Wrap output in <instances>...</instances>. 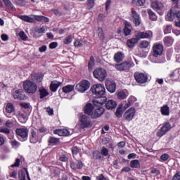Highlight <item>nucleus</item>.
I'll return each mask as SVG.
<instances>
[{
	"label": "nucleus",
	"mask_w": 180,
	"mask_h": 180,
	"mask_svg": "<svg viewBox=\"0 0 180 180\" xmlns=\"http://www.w3.org/2000/svg\"><path fill=\"white\" fill-rule=\"evenodd\" d=\"M131 168H140V161L139 160H134L130 162Z\"/></svg>",
	"instance_id": "obj_38"
},
{
	"label": "nucleus",
	"mask_w": 180,
	"mask_h": 180,
	"mask_svg": "<svg viewBox=\"0 0 180 180\" xmlns=\"http://www.w3.org/2000/svg\"><path fill=\"white\" fill-rule=\"evenodd\" d=\"M40 98L43 99L46 98V96H49V91L44 87H40L39 89Z\"/></svg>",
	"instance_id": "obj_35"
},
{
	"label": "nucleus",
	"mask_w": 180,
	"mask_h": 180,
	"mask_svg": "<svg viewBox=\"0 0 180 180\" xmlns=\"http://www.w3.org/2000/svg\"><path fill=\"white\" fill-rule=\"evenodd\" d=\"M161 114L163 116H169V107L168 105H164L160 108Z\"/></svg>",
	"instance_id": "obj_31"
},
{
	"label": "nucleus",
	"mask_w": 180,
	"mask_h": 180,
	"mask_svg": "<svg viewBox=\"0 0 180 180\" xmlns=\"http://www.w3.org/2000/svg\"><path fill=\"white\" fill-rule=\"evenodd\" d=\"M117 96L118 99H126V98H127V96L124 91H119L117 93Z\"/></svg>",
	"instance_id": "obj_49"
},
{
	"label": "nucleus",
	"mask_w": 180,
	"mask_h": 180,
	"mask_svg": "<svg viewBox=\"0 0 180 180\" xmlns=\"http://www.w3.org/2000/svg\"><path fill=\"white\" fill-rule=\"evenodd\" d=\"M73 37L72 35H68L64 39H63V44H70V43H72Z\"/></svg>",
	"instance_id": "obj_42"
},
{
	"label": "nucleus",
	"mask_w": 180,
	"mask_h": 180,
	"mask_svg": "<svg viewBox=\"0 0 180 180\" xmlns=\"http://www.w3.org/2000/svg\"><path fill=\"white\" fill-rule=\"evenodd\" d=\"M82 167H84V165L82 161L76 160L75 162L72 161L70 162V168H72V169H80Z\"/></svg>",
	"instance_id": "obj_24"
},
{
	"label": "nucleus",
	"mask_w": 180,
	"mask_h": 180,
	"mask_svg": "<svg viewBox=\"0 0 180 180\" xmlns=\"http://www.w3.org/2000/svg\"><path fill=\"white\" fill-rule=\"evenodd\" d=\"M115 115L118 118L122 117V115H123V110L122 108V106L119 105V107L117 108L115 112Z\"/></svg>",
	"instance_id": "obj_45"
},
{
	"label": "nucleus",
	"mask_w": 180,
	"mask_h": 180,
	"mask_svg": "<svg viewBox=\"0 0 180 180\" xmlns=\"http://www.w3.org/2000/svg\"><path fill=\"white\" fill-rule=\"evenodd\" d=\"M91 91L93 95H96V96H98L95 98L93 101L94 106H102V105L106 103L108 98H106V96H103L106 91L103 85L101 84H94L91 88Z\"/></svg>",
	"instance_id": "obj_1"
},
{
	"label": "nucleus",
	"mask_w": 180,
	"mask_h": 180,
	"mask_svg": "<svg viewBox=\"0 0 180 180\" xmlns=\"http://www.w3.org/2000/svg\"><path fill=\"white\" fill-rule=\"evenodd\" d=\"M18 175V172L15 170H12L11 172H10V174L9 176L10 178H16Z\"/></svg>",
	"instance_id": "obj_61"
},
{
	"label": "nucleus",
	"mask_w": 180,
	"mask_h": 180,
	"mask_svg": "<svg viewBox=\"0 0 180 180\" xmlns=\"http://www.w3.org/2000/svg\"><path fill=\"white\" fill-rule=\"evenodd\" d=\"M153 36V32H137L135 34V37L138 38V40H141V39H150Z\"/></svg>",
	"instance_id": "obj_13"
},
{
	"label": "nucleus",
	"mask_w": 180,
	"mask_h": 180,
	"mask_svg": "<svg viewBox=\"0 0 180 180\" xmlns=\"http://www.w3.org/2000/svg\"><path fill=\"white\" fill-rule=\"evenodd\" d=\"M176 18V8H172L170 9V11L167 13V15L166 16V20H168L169 22H172L174 19Z\"/></svg>",
	"instance_id": "obj_17"
},
{
	"label": "nucleus",
	"mask_w": 180,
	"mask_h": 180,
	"mask_svg": "<svg viewBox=\"0 0 180 180\" xmlns=\"http://www.w3.org/2000/svg\"><path fill=\"white\" fill-rule=\"evenodd\" d=\"M98 35L101 40L105 39V34H103V30L102 29V27L98 28Z\"/></svg>",
	"instance_id": "obj_43"
},
{
	"label": "nucleus",
	"mask_w": 180,
	"mask_h": 180,
	"mask_svg": "<svg viewBox=\"0 0 180 180\" xmlns=\"http://www.w3.org/2000/svg\"><path fill=\"white\" fill-rule=\"evenodd\" d=\"M131 16L134 19V23L135 26H140V24L141 23L140 15H139V13H137L136 12V11L132 9Z\"/></svg>",
	"instance_id": "obj_18"
},
{
	"label": "nucleus",
	"mask_w": 180,
	"mask_h": 180,
	"mask_svg": "<svg viewBox=\"0 0 180 180\" xmlns=\"http://www.w3.org/2000/svg\"><path fill=\"white\" fill-rule=\"evenodd\" d=\"M150 46V42L146 40L141 41L139 44L140 49H147Z\"/></svg>",
	"instance_id": "obj_41"
},
{
	"label": "nucleus",
	"mask_w": 180,
	"mask_h": 180,
	"mask_svg": "<svg viewBox=\"0 0 180 180\" xmlns=\"http://www.w3.org/2000/svg\"><path fill=\"white\" fill-rule=\"evenodd\" d=\"M89 86H91V83L88 80H82L76 85V89L78 92L84 94L89 89Z\"/></svg>",
	"instance_id": "obj_9"
},
{
	"label": "nucleus",
	"mask_w": 180,
	"mask_h": 180,
	"mask_svg": "<svg viewBox=\"0 0 180 180\" xmlns=\"http://www.w3.org/2000/svg\"><path fill=\"white\" fill-rule=\"evenodd\" d=\"M176 18L179 22H176V26H177L178 27H180V10L179 11L176 10Z\"/></svg>",
	"instance_id": "obj_55"
},
{
	"label": "nucleus",
	"mask_w": 180,
	"mask_h": 180,
	"mask_svg": "<svg viewBox=\"0 0 180 180\" xmlns=\"http://www.w3.org/2000/svg\"><path fill=\"white\" fill-rule=\"evenodd\" d=\"M52 12L56 16H61L63 15V13L61 12H60V11H58V9H53Z\"/></svg>",
	"instance_id": "obj_63"
},
{
	"label": "nucleus",
	"mask_w": 180,
	"mask_h": 180,
	"mask_svg": "<svg viewBox=\"0 0 180 180\" xmlns=\"http://www.w3.org/2000/svg\"><path fill=\"white\" fill-rule=\"evenodd\" d=\"M26 174L29 180H30V177L29 176V172L27 168H24L23 170H20L18 172V178L19 180H26Z\"/></svg>",
	"instance_id": "obj_22"
},
{
	"label": "nucleus",
	"mask_w": 180,
	"mask_h": 180,
	"mask_svg": "<svg viewBox=\"0 0 180 180\" xmlns=\"http://www.w3.org/2000/svg\"><path fill=\"white\" fill-rule=\"evenodd\" d=\"M101 154H102V155H104V157H108V155H109V150H108V148L105 147H103Z\"/></svg>",
	"instance_id": "obj_52"
},
{
	"label": "nucleus",
	"mask_w": 180,
	"mask_h": 180,
	"mask_svg": "<svg viewBox=\"0 0 180 180\" xmlns=\"http://www.w3.org/2000/svg\"><path fill=\"white\" fill-rule=\"evenodd\" d=\"M128 101H129V103L132 105V103H134V102H136L137 101V98L134 96H131Z\"/></svg>",
	"instance_id": "obj_60"
},
{
	"label": "nucleus",
	"mask_w": 180,
	"mask_h": 180,
	"mask_svg": "<svg viewBox=\"0 0 180 180\" xmlns=\"http://www.w3.org/2000/svg\"><path fill=\"white\" fill-rule=\"evenodd\" d=\"M74 88H75L74 85L68 84L63 86L62 88V91L64 94H70V92H72V91H74Z\"/></svg>",
	"instance_id": "obj_33"
},
{
	"label": "nucleus",
	"mask_w": 180,
	"mask_h": 180,
	"mask_svg": "<svg viewBox=\"0 0 180 180\" xmlns=\"http://www.w3.org/2000/svg\"><path fill=\"white\" fill-rule=\"evenodd\" d=\"M93 75L96 79L99 80L100 82H103L108 77V72L104 68H98L94 70Z\"/></svg>",
	"instance_id": "obj_3"
},
{
	"label": "nucleus",
	"mask_w": 180,
	"mask_h": 180,
	"mask_svg": "<svg viewBox=\"0 0 180 180\" xmlns=\"http://www.w3.org/2000/svg\"><path fill=\"white\" fill-rule=\"evenodd\" d=\"M26 4V0H17L15 1V5H17L18 6H25Z\"/></svg>",
	"instance_id": "obj_50"
},
{
	"label": "nucleus",
	"mask_w": 180,
	"mask_h": 180,
	"mask_svg": "<svg viewBox=\"0 0 180 180\" xmlns=\"http://www.w3.org/2000/svg\"><path fill=\"white\" fill-rule=\"evenodd\" d=\"M124 58V53L122 52H117L114 56V61H115V63H121V61H123Z\"/></svg>",
	"instance_id": "obj_28"
},
{
	"label": "nucleus",
	"mask_w": 180,
	"mask_h": 180,
	"mask_svg": "<svg viewBox=\"0 0 180 180\" xmlns=\"http://www.w3.org/2000/svg\"><path fill=\"white\" fill-rule=\"evenodd\" d=\"M43 77L42 74H32L31 75L32 79L37 82H41V81H43Z\"/></svg>",
	"instance_id": "obj_32"
},
{
	"label": "nucleus",
	"mask_w": 180,
	"mask_h": 180,
	"mask_svg": "<svg viewBox=\"0 0 180 180\" xmlns=\"http://www.w3.org/2000/svg\"><path fill=\"white\" fill-rule=\"evenodd\" d=\"M136 115V108L134 107H131L129 108L124 113V119L127 122H131L134 115Z\"/></svg>",
	"instance_id": "obj_11"
},
{
	"label": "nucleus",
	"mask_w": 180,
	"mask_h": 180,
	"mask_svg": "<svg viewBox=\"0 0 180 180\" xmlns=\"http://www.w3.org/2000/svg\"><path fill=\"white\" fill-rule=\"evenodd\" d=\"M132 3L136 6H143L144 4H146V0H132Z\"/></svg>",
	"instance_id": "obj_40"
},
{
	"label": "nucleus",
	"mask_w": 180,
	"mask_h": 180,
	"mask_svg": "<svg viewBox=\"0 0 180 180\" xmlns=\"http://www.w3.org/2000/svg\"><path fill=\"white\" fill-rule=\"evenodd\" d=\"M162 51H164V46L161 44H155L153 46V56L158 57V56H162Z\"/></svg>",
	"instance_id": "obj_12"
},
{
	"label": "nucleus",
	"mask_w": 180,
	"mask_h": 180,
	"mask_svg": "<svg viewBox=\"0 0 180 180\" xmlns=\"http://www.w3.org/2000/svg\"><path fill=\"white\" fill-rule=\"evenodd\" d=\"M13 96L14 98L18 99V101H23L26 96H25V92L23 90H16L13 94Z\"/></svg>",
	"instance_id": "obj_20"
},
{
	"label": "nucleus",
	"mask_w": 180,
	"mask_h": 180,
	"mask_svg": "<svg viewBox=\"0 0 180 180\" xmlns=\"http://www.w3.org/2000/svg\"><path fill=\"white\" fill-rule=\"evenodd\" d=\"M163 41L165 45L167 47H171L172 44H174V39L171 37H166L164 38Z\"/></svg>",
	"instance_id": "obj_34"
},
{
	"label": "nucleus",
	"mask_w": 180,
	"mask_h": 180,
	"mask_svg": "<svg viewBox=\"0 0 180 180\" xmlns=\"http://www.w3.org/2000/svg\"><path fill=\"white\" fill-rule=\"evenodd\" d=\"M86 9H92L95 6V0H87Z\"/></svg>",
	"instance_id": "obj_44"
},
{
	"label": "nucleus",
	"mask_w": 180,
	"mask_h": 180,
	"mask_svg": "<svg viewBox=\"0 0 180 180\" xmlns=\"http://www.w3.org/2000/svg\"><path fill=\"white\" fill-rule=\"evenodd\" d=\"M20 165V159L17 158L15 160V162L13 165H12L11 166H10V168H15V167H18Z\"/></svg>",
	"instance_id": "obj_53"
},
{
	"label": "nucleus",
	"mask_w": 180,
	"mask_h": 180,
	"mask_svg": "<svg viewBox=\"0 0 180 180\" xmlns=\"http://www.w3.org/2000/svg\"><path fill=\"white\" fill-rule=\"evenodd\" d=\"M171 129H172V125H171L169 122H165L162 127L158 129L156 133L157 137H162L163 136H165Z\"/></svg>",
	"instance_id": "obj_8"
},
{
	"label": "nucleus",
	"mask_w": 180,
	"mask_h": 180,
	"mask_svg": "<svg viewBox=\"0 0 180 180\" xmlns=\"http://www.w3.org/2000/svg\"><path fill=\"white\" fill-rule=\"evenodd\" d=\"M60 174H61V169L58 167H53L51 169V179L53 180H58L60 179Z\"/></svg>",
	"instance_id": "obj_16"
},
{
	"label": "nucleus",
	"mask_w": 180,
	"mask_h": 180,
	"mask_svg": "<svg viewBox=\"0 0 180 180\" xmlns=\"http://www.w3.org/2000/svg\"><path fill=\"white\" fill-rule=\"evenodd\" d=\"M93 158L94 160H101L102 154L98 150H96L93 153Z\"/></svg>",
	"instance_id": "obj_39"
},
{
	"label": "nucleus",
	"mask_w": 180,
	"mask_h": 180,
	"mask_svg": "<svg viewBox=\"0 0 180 180\" xmlns=\"http://www.w3.org/2000/svg\"><path fill=\"white\" fill-rule=\"evenodd\" d=\"M0 133H4V134H9L11 133V130L8 128H1Z\"/></svg>",
	"instance_id": "obj_56"
},
{
	"label": "nucleus",
	"mask_w": 180,
	"mask_h": 180,
	"mask_svg": "<svg viewBox=\"0 0 180 180\" xmlns=\"http://www.w3.org/2000/svg\"><path fill=\"white\" fill-rule=\"evenodd\" d=\"M94 65H95V58L94 56H91L88 64L89 70H92Z\"/></svg>",
	"instance_id": "obj_46"
},
{
	"label": "nucleus",
	"mask_w": 180,
	"mask_h": 180,
	"mask_svg": "<svg viewBox=\"0 0 180 180\" xmlns=\"http://www.w3.org/2000/svg\"><path fill=\"white\" fill-rule=\"evenodd\" d=\"M150 8H152L153 11L158 12V11H162L164 9V4L160 1L155 0L151 2Z\"/></svg>",
	"instance_id": "obj_14"
},
{
	"label": "nucleus",
	"mask_w": 180,
	"mask_h": 180,
	"mask_svg": "<svg viewBox=\"0 0 180 180\" xmlns=\"http://www.w3.org/2000/svg\"><path fill=\"white\" fill-rule=\"evenodd\" d=\"M18 36L20 37L21 40H23L24 41H26V40H27V35H26V34L23 31H20L18 33Z\"/></svg>",
	"instance_id": "obj_47"
},
{
	"label": "nucleus",
	"mask_w": 180,
	"mask_h": 180,
	"mask_svg": "<svg viewBox=\"0 0 180 180\" xmlns=\"http://www.w3.org/2000/svg\"><path fill=\"white\" fill-rule=\"evenodd\" d=\"M4 4L7 8H9L10 9H13L14 8L13 4H12V2H11L10 0H8Z\"/></svg>",
	"instance_id": "obj_58"
},
{
	"label": "nucleus",
	"mask_w": 180,
	"mask_h": 180,
	"mask_svg": "<svg viewBox=\"0 0 180 180\" xmlns=\"http://www.w3.org/2000/svg\"><path fill=\"white\" fill-rule=\"evenodd\" d=\"M49 146H57L60 143V139L54 136H49L48 140Z\"/></svg>",
	"instance_id": "obj_29"
},
{
	"label": "nucleus",
	"mask_w": 180,
	"mask_h": 180,
	"mask_svg": "<svg viewBox=\"0 0 180 180\" xmlns=\"http://www.w3.org/2000/svg\"><path fill=\"white\" fill-rule=\"evenodd\" d=\"M130 33H131V30L129 27H127V25H125L124 28V34L125 36H129V34H130Z\"/></svg>",
	"instance_id": "obj_54"
},
{
	"label": "nucleus",
	"mask_w": 180,
	"mask_h": 180,
	"mask_svg": "<svg viewBox=\"0 0 180 180\" xmlns=\"http://www.w3.org/2000/svg\"><path fill=\"white\" fill-rule=\"evenodd\" d=\"M54 134H58V136H70V131L67 129H56L53 131Z\"/></svg>",
	"instance_id": "obj_25"
},
{
	"label": "nucleus",
	"mask_w": 180,
	"mask_h": 180,
	"mask_svg": "<svg viewBox=\"0 0 180 180\" xmlns=\"http://www.w3.org/2000/svg\"><path fill=\"white\" fill-rule=\"evenodd\" d=\"M59 160L62 162H67L68 161V157L65 154L60 155L59 157Z\"/></svg>",
	"instance_id": "obj_51"
},
{
	"label": "nucleus",
	"mask_w": 180,
	"mask_h": 180,
	"mask_svg": "<svg viewBox=\"0 0 180 180\" xmlns=\"http://www.w3.org/2000/svg\"><path fill=\"white\" fill-rule=\"evenodd\" d=\"M105 113V108L100 107L96 108L91 112V117L92 119H98V117H101V115Z\"/></svg>",
	"instance_id": "obj_15"
},
{
	"label": "nucleus",
	"mask_w": 180,
	"mask_h": 180,
	"mask_svg": "<svg viewBox=\"0 0 180 180\" xmlns=\"http://www.w3.org/2000/svg\"><path fill=\"white\" fill-rule=\"evenodd\" d=\"M180 179V172H177L173 177L172 180H179Z\"/></svg>",
	"instance_id": "obj_64"
},
{
	"label": "nucleus",
	"mask_w": 180,
	"mask_h": 180,
	"mask_svg": "<svg viewBox=\"0 0 180 180\" xmlns=\"http://www.w3.org/2000/svg\"><path fill=\"white\" fill-rule=\"evenodd\" d=\"M37 141H39V133L34 131V129H31V134L30 135V143L36 144Z\"/></svg>",
	"instance_id": "obj_19"
},
{
	"label": "nucleus",
	"mask_w": 180,
	"mask_h": 180,
	"mask_svg": "<svg viewBox=\"0 0 180 180\" xmlns=\"http://www.w3.org/2000/svg\"><path fill=\"white\" fill-rule=\"evenodd\" d=\"M63 82L56 80L53 81L50 84V90L51 91V92H57V89H58V87L61 86Z\"/></svg>",
	"instance_id": "obj_23"
},
{
	"label": "nucleus",
	"mask_w": 180,
	"mask_h": 180,
	"mask_svg": "<svg viewBox=\"0 0 180 180\" xmlns=\"http://www.w3.org/2000/svg\"><path fill=\"white\" fill-rule=\"evenodd\" d=\"M147 12L150 20H153L154 22H155V20H157L158 19L157 14H155V13H154V11H153V10L150 8H148Z\"/></svg>",
	"instance_id": "obj_36"
},
{
	"label": "nucleus",
	"mask_w": 180,
	"mask_h": 180,
	"mask_svg": "<svg viewBox=\"0 0 180 180\" xmlns=\"http://www.w3.org/2000/svg\"><path fill=\"white\" fill-rule=\"evenodd\" d=\"M92 110H94V105H92L91 103H87L84 106V111L85 115H88L89 116H91Z\"/></svg>",
	"instance_id": "obj_27"
},
{
	"label": "nucleus",
	"mask_w": 180,
	"mask_h": 180,
	"mask_svg": "<svg viewBox=\"0 0 180 180\" xmlns=\"http://www.w3.org/2000/svg\"><path fill=\"white\" fill-rule=\"evenodd\" d=\"M23 89L27 94H36L37 91V85L30 80H25L23 82Z\"/></svg>",
	"instance_id": "obj_5"
},
{
	"label": "nucleus",
	"mask_w": 180,
	"mask_h": 180,
	"mask_svg": "<svg viewBox=\"0 0 180 180\" xmlns=\"http://www.w3.org/2000/svg\"><path fill=\"white\" fill-rule=\"evenodd\" d=\"M136 65L134 63H133V60H129L128 61H124L120 64H115V68L117 71H128V70H130V68H133Z\"/></svg>",
	"instance_id": "obj_4"
},
{
	"label": "nucleus",
	"mask_w": 180,
	"mask_h": 180,
	"mask_svg": "<svg viewBox=\"0 0 180 180\" xmlns=\"http://www.w3.org/2000/svg\"><path fill=\"white\" fill-rule=\"evenodd\" d=\"M15 133L18 136L20 141H26L29 137V129L27 127L18 128L15 129Z\"/></svg>",
	"instance_id": "obj_6"
},
{
	"label": "nucleus",
	"mask_w": 180,
	"mask_h": 180,
	"mask_svg": "<svg viewBox=\"0 0 180 180\" xmlns=\"http://www.w3.org/2000/svg\"><path fill=\"white\" fill-rule=\"evenodd\" d=\"M106 108L109 110L115 109L117 106V103L113 100H109L105 104Z\"/></svg>",
	"instance_id": "obj_30"
},
{
	"label": "nucleus",
	"mask_w": 180,
	"mask_h": 180,
	"mask_svg": "<svg viewBox=\"0 0 180 180\" xmlns=\"http://www.w3.org/2000/svg\"><path fill=\"white\" fill-rule=\"evenodd\" d=\"M74 46L75 47H82V46H84V44L82 43V41H76L74 43Z\"/></svg>",
	"instance_id": "obj_62"
},
{
	"label": "nucleus",
	"mask_w": 180,
	"mask_h": 180,
	"mask_svg": "<svg viewBox=\"0 0 180 180\" xmlns=\"http://www.w3.org/2000/svg\"><path fill=\"white\" fill-rule=\"evenodd\" d=\"M136 43H139V39L137 38V37H136L135 38L128 39L127 41V46L129 49H133V47L136 46Z\"/></svg>",
	"instance_id": "obj_26"
},
{
	"label": "nucleus",
	"mask_w": 180,
	"mask_h": 180,
	"mask_svg": "<svg viewBox=\"0 0 180 180\" xmlns=\"http://www.w3.org/2000/svg\"><path fill=\"white\" fill-rule=\"evenodd\" d=\"M18 18L27 23H34L36 20L37 22H44V23H49L50 22V18L44 15H33L31 17L29 15H18Z\"/></svg>",
	"instance_id": "obj_2"
},
{
	"label": "nucleus",
	"mask_w": 180,
	"mask_h": 180,
	"mask_svg": "<svg viewBox=\"0 0 180 180\" xmlns=\"http://www.w3.org/2000/svg\"><path fill=\"white\" fill-rule=\"evenodd\" d=\"M105 86L108 92H110L111 94H113L114 92L116 91V83L113 82H106Z\"/></svg>",
	"instance_id": "obj_21"
},
{
	"label": "nucleus",
	"mask_w": 180,
	"mask_h": 180,
	"mask_svg": "<svg viewBox=\"0 0 180 180\" xmlns=\"http://www.w3.org/2000/svg\"><path fill=\"white\" fill-rule=\"evenodd\" d=\"M80 129H89L92 127V121L88 115H82L80 120Z\"/></svg>",
	"instance_id": "obj_7"
},
{
	"label": "nucleus",
	"mask_w": 180,
	"mask_h": 180,
	"mask_svg": "<svg viewBox=\"0 0 180 180\" xmlns=\"http://www.w3.org/2000/svg\"><path fill=\"white\" fill-rule=\"evenodd\" d=\"M171 30H172V25H166L164 29L165 34H169V33H171Z\"/></svg>",
	"instance_id": "obj_48"
},
{
	"label": "nucleus",
	"mask_w": 180,
	"mask_h": 180,
	"mask_svg": "<svg viewBox=\"0 0 180 180\" xmlns=\"http://www.w3.org/2000/svg\"><path fill=\"white\" fill-rule=\"evenodd\" d=\"M169 158V155L167 153H165L160 156V160H162V161H167V160H168Z\"/></svg>",
	"instance_id": "obj_59"
},
{
	"label": "nucleus",
	"mask_w": 180,
	"mask_h": 180,
	"mask_svg": "<svg viewBox=\"0 0 180 180\" xmlns=\"http://www.w3.org/2000/svg\"><path fill=\"white\" fill-rule=\"evenodd\" d=\"M11 144L12 147H19L20 146V143L16 140L11 141Z\"/></svg>",
	"instance_id": "obj_57"
},
{
	"label": "nucleus",
	"mask_w": 180,
	"mask_h": 180,
	"mask_svg": "<svg viewBox=\"0 0 180 180\" xmlns=\"http://www.w3.org/2000/svg\"><path fill=\"white\" fill-rule=\"evenodd\" d=\"M6 112L7 113H13V112H15V106H13L12 103H7L6 107Z\"/></svg>",
	"instance_id": "obj_37"
},
{
	"label": "nucleus",
	"mask_w": 180,
	"mask_h": 180,
	"mask_svg": "<svg viewBox=\"0 0 180 180\" xmlns=\"http://www.w3.org/2000/svg\"><path fill=\"white\" fill-rule=\"evenodd\" d=\"M134 77L137 84H146L148 80V76L143 72H136Z\"/></svg>",
	"instance_id": "obj_10"
}]
</instances>
